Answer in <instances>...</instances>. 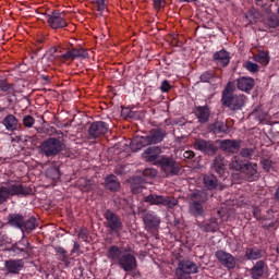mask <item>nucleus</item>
<instances>
[{"label":"nucleus","instance_id":"1","mask_svg":"<svg viewBox=\"0 0 279 279\" xmlns=\"http://www.w3.org/2000/svg\"><path fill=\"white\" fill-rule=\"evenodd\" d=\"M160 154H162V148L159 146H150L146 148L144 151L146 162H151L155 167H159L167 178L180 175V162H178L173 156Z\"/></svg>","mask_w":279,"mask_h":279},{"label":"nucleus","instance_id":"2","mask_svg":"<svg viewBox=\"0 0 279 279\" xmlns=\"http://www.w3.org/2000/svg\"><path fill=\"white\" fill-rule=\"evenodd\" d=\"M236 90V85L234 82H229L221 94V105L225 108H228L231 112H239L245 108L247 104V96L243 94H234Z\"/></svg>","mask_w":279,"mask_h":279},{"label":"nucleus","instance_id":"3","mask_svg":"<svg viewBox=\"0 0 279 279\" xmlns=\"http://www.w3.org/2000/svg\"><path fill=\"white\" fill-rule=\"evenodd\" d=\"M167 138V131L161 128L151 129L145 136L135 137L130 143L132 151H141L143 147H149V145H158Z\"/></svg>","mask_w":279,"mask_h":279},{"label":"nucleus","instance_id":"4","mask_svg":"<svg viewBox=\"0 0 279 279\" xmlns=\"http://www.w3.org/2000/svg\"><path fill=\"white\" fill-rule=\"evenodd\" d=\"M29 195H34L32 186L8 181L5 185L0 186V205L5 204L10 197H29Z\"/></svg>","mask_w":279,"mask_h":279},{"label":"nucleus","instance_id":"5","mask_svg":"<svg viewBox=\"0 0 279 279\" xmlns=\"http://www.w3.org/2000/svg\"><path fill=\"white\" fill-rule=\"evenodd\" d=\"M8 223L11 228L21 230L22 234H32V232L38 228V220L36 217L25 219L23 214H10L8 216Z\"/></svg>","mask_w":279,"mask_h":279},{"label":"nucleus","instance_id":"6","mask_svg":"<svg viewBox=\"0 0 279 279\" xmlns=\"http://www.w3.org/2000/svg\"><path fill=\"white\" fill-rule=\"evenodd\" d=\"M2 252H10L12 256H17L19 258H29L32 254V244L23 234L22 239L15 243L3 246L0 245Z\"/></svg>","mask_w":279,"mask_h":279},{"label":"nucleus","instance_id":"7","mask_svg":"<svg viewBox=\"0 0 279 279\" xmlns=\"http://www.w3.org/2000/svg\"><path fill=\"white\" fill-rule=\"evenodd\" d=\"M105 218V228L108 229L110 234H116L119 236L121 232H123V220L117 213L112 211L111 209H107L104 213Z\"/></svg>","mask_w":279,"mask_h":279},{"label":"nucleus","instance_id":"8","mask_svg":"<svg viewBox=\"0 0 279 279\" xmlns=\"http://www.w3.org/2000/svg\"><path fill=\"white\" fill-rule=\"evenodd\" d=\"M144 202L150 206H166L168 210H173L178 206V198L157 194L144 196Z\"/></svg>","mask_w":279,"mask_h":279},{"label":"nucleus","instance_id":"9","mask_svg":"<svg viewBox=\"0 0 279 279\" xmlns=\"http://www.w3.org/2000/svg\"><path fill=\"white\" fill-rule=\"evenodd\" d=\"M40 151L46 155L47 158L58 156V154L62 151V141H60V138L49 137L40 144Z\"/></svg>","mask_w":279,"mask_h":279},{"label":"nucleus","instance_id":"10","mask_svg":"<svg viewBox=\"0 0 279 279\" xmlns=\"http://www.w3.org/2000/svg\"><path fill=\"white\" fill-rule=\"evenodd\" d=\"M124 252L120 259L118 260V265L120 268H122L123 271L130 272L134 271L138 267V262L136 260V256H134L132 253V247L128 246L124 248Z\"/></svg>","mask_w":279,"mask_h":279},{"label":"nucleus","instance_id":"11","mask_svg":"<svg viewBox=\"0 0 279 279\" xmlns=\"http://www.w3.org/2000/svg\"><path fill=\"white\" fill-rule=\"evenodd\" d=\"M108 130H110V125L108 123L104 121H95L88 128L87 137L89 141H97V138L106 136V134H108Z\"/></svg>","mask_w":279,"mask_h":279},{"label":"nucleus","instance_id":"12","mask_svg":"<svg viewBox=\"0 0 279 279\" xmlns=\"http://www.w3.org/2000/svg\"><path fill=\"white\" fill-rule=\"evenodd\" d=\"M194 149L205 156H216L217 151H219V146L215 145L213 141L198 138L194 141Z\"/></svg>","mask_w":279,"mask_h":279},{"label":"nucleus","instance_id":"13","mask_svg":"<svg viewBox=\"0 0 279 279\" xmlns=\"http://www.w3.org/2000/svg\"><path fill=\"white\" fill-rule=\"evenodd\" d=\"M229 165L230 161L226 159L223 154H219L211 160L210 169L211 171L220 175V178H226Z\"/></svg>","mask_w":279,"mask_h":279},{"label":"nucleus","instance_id":"14","mask_svg":"<svg viewBox=\"0 0 279 279\" xmlns=\"http://www.w3.org/2000/svg\"><path fill=\"white\" fill-rule=\"evenodd\" d=\"M46 21L51 29H63L69 23L64 19V13L53 11L51 14H46Z\"/></svg>","mask_w":279,"mask_h":279},{"label":"nucleus","instance_id":"15","mask_svg":"<svg viewBox=\"0 0 279 279\" xmlns=\"http://www.w3.org/2000/svg\"><path fill=\"white\" fill-rule=\"evenodd\" d=\"M198 272H199V267H197V264L189 259L179 260L178 267L175 269V274H179L181 276H191L193 274H198Z\"/></svg>","mask_w":279,"mask_h":279},{"label":"nucleus","instance_id":"16","mask_svg":"<svg viewBox=\"0 0 279 279\" xmlns=\"http://www.w3.org/2000/svg\"><path fill=\"white\" fill-rule=\"evenodd\" d=\"M215 256L222 267H226L229 271L236 267V258L232 254L220 250L215 253Z\"/></svg>","mask_w":279,"mask_h":279},{"label":"nucleus","instance_id":"17","mask_svg":"<svg viewBox=\"0 0 279 279\" xmlns=\"http://www.w3.org/2000/svg\"><path fill=\"white\" fill-rule=\"evenodd\" d=\"M143 221L148 232H157L158 228H160V216L155 211H147L143 217Z\"/></svg>","mask_w":279,"mask_h":279},{"label":"nucleus","instance_id":"18","mask_svg":"<svg viewBox=\"0 0 279 279\" xmlns=\"http://www.w3.org/2000/svg\"><path fill=\"white\" fill-rule=\"evenodd\" d=\"M25 267V260L23 259H8L4 262V269L12 276H19Z\"/></svg>","mask_w":279,"mask_h":279},{"label":"nucleus","instance_id":"19","mask_svg":"<svg viewBox=\"0 0 279 279\" xmlns=\"http://www.w3.org/2000/svg\"><path fill=\"white\" fill-rule=\"evenodd\" d=\"M218 143L219 149L226 154H238L241 149V142L236 140H220Z\"/></svg>","mask_w":279,"mask_h":279},{"label":"nucleus","instance_id":"20","mask_svg":"<svg viewBox=\"0 0 279 279\" xmlns=\"http://www.w3.org/2000/svg\"><path fill=\"white\" fill-rule=\"evenodd\" d=\"M241 173L245 175L247 182H256L258 180V165L246 161Z\"/></svg>","mask_w":279,"mask_h":279},{"label":"nucleus","instance_id":"21","mask_svg":"<svg viewBox=\"0 0 279 279\" xmlns=\"http://www.w3.org/2000/svg\"><path fill=\"white\" fill-rule=\"evenodd\" d=\"M267 271H269V266H267L265 260L259 259L251 268V278L260 279L263 276H265V274H267Z\"/></svg>","mask_w":279,"mask_h":279},{"label":"nucleus","instance_id":"22","mask_svg":"<svg viewBox=\"0 0 279 279\" xmlns=\"http://www.w3.org/2000/svg\"><path fill=\"white\" fill-rule=\"evenodd\" d=\"M195 117L202 125L208 123L210 121V107L208 105L197 106L195 108Z\"/></svg>","mask_w":279,"mask_h":279},{"label":"nucleus","instance_id":"23","mask_svg":"<svg viewBox=\"0 0 279 279\" xmlns=\"http://www.w3.org/2000/svg\"><path fill=\"white\" fill-rule=\"evenodd\" d=\"M230 52L223 48L213 54V62H216L218 66H228L230 64Z\"/></svg>","mask_w":279,"mask_h":279},{"label":"nucleus","instance_id":"24","mask_svg":"<svg viewBox=\"0 0 279 279\" xmlns=\"http://www.w3.org/2000/svg\"><path fill=\"white\" fill-rule=\"evenodd\" d=\"M197 228L202 230V232H217L219 230V222L217 221V218H211L209 220H206L204 222H197Z\"/></svg>","mask_w":279,"mask_h":279},{"label":"nucleus","instance_id":"25","mask_svg":"<svg viewBox=\"0 0 279 279\" xmlns=\"http://www.w3.org/2000/svg\"><path fill=\"white\" fill-rule=\"evenodd\" d=\"M254 78L242 76L236 80V88L243 93H250L254 88Z\"/></svg>","mask_w":279,"mask_h":279},{"label":"nucleus","instance_id":"26","mask_svg":"<svg viewBox=\"0 0 279 279\" xmlns=\"http://www.w3.org/2000/svg\"><path fill=\"white\" fill-rule=\"evenodd\" d=\"M104 186L107 189V191L117 193V191L121 189V182H119V178L117 175L110 174L105 179Z\"/></svg>","mask_w":279,"mask_h":279},{"label":"nucleus","instance_id":"27","mask_svg":"<svg viewBox=\"0 0 279 279\" xmlns=\"http://www.w3.org/2000/svg\"><path fill=\"white\" fill-rule=\"evenodd\" d=\"M203 184L207 191H215L219 186V179L215 174H204Z\"/></svg>","mask_w":279,"mask_h":279},{"label":"nucleus","instance_id":"28","mask_svg":"<svg viewBox=\"0 0 279 279\" xmlns=\"http://www.w3.org/2000/svg\"><path fill=\"white\" fill-rule=\"evenodd\" d=\"M58 260H60L64 267H71V258L69 257V252L62 246L54 247Z\"/></svg>","mask_w":279,"mask_h":279},{"label":"nucleus","instance_id":"29","mask_svg":"<svg viewBox=\"0 0 279 279\" xmlns=\"http://www.w3.org/2000/svg\"><path fill=\"white\" fill-rule=\"evenodd\" d=\"M209 132H213V134H227L228 133V124L216 121L215 123H211L208 125Z\"/></svg>","mask_w":279,"mask_h":279},{"label":"nucleus","instance_id":"30","mask_svg":"<svg viewBox=\"0 0 279 279\" xmlns=\"http://www.w3.org/2000/svg\"><path fill=\"white\" fill-rule=\"evenodd\" d=\"M189 213L193 217H204V205L190 201Z\"/></svg>","mask_w":279,"mask_h":279},{"label":"nucleus","instance_id":"31","mask_svg":"<svg viewBox=\"0 0 279 279\" xmlns=\"http://www.w3.org/2000/svg\"><path fill=\"white\" fill-rule=\"evenodd\" d=\"M2 123L9 132H14V130L19 128V119H16L14 114H8Z\"/></svg>","mask_w":279,"mask_h":279},{"label":"nucleus","instance_id":"32","mask_svg":"<svg viewBox=\"0 0 279 279\" xmlns=\"http://www.w3.org/2000/svg\"><path fill=\"white\" fill-rule=\"evenodd\" d=\"M263 23L266 29H278L279 17L276 14H270L264 19Z\"/></svg>","mask_w":279,"mask_h":279},{"label":"nucleus","instance_id":"33","mask_svg":"<svg viewBox=\"0 0 279 279\" xmlns=\"http://www.w3.org/2000/svg\"><path fill=\"white\" fill-rule=\"evenodd\" d=\"M123 256V251L117 245H111L107 251V257L109 260H117L119 263L120 258Z\"/></svg>","mask_w":279,"mask_h":279},{"label":"nucleus","instance_id":"34","mask_svg":"<svg viewBox=\"0 0 279 279\" xmlns=\"http://www.w3.org/2000/svg\"><path fill=\"white\" fill-rule=\"evenodd\" d=\"M191 202L201 204L204 206L208 202V192L206 191H196L191 195Z\"/></svg>","mask_w":279,"mask_h":279},{"label":"nucleus","instance_id":"35","mask_svg":"<svg viewBox=\"0 0 279 279\" xmlns=\"http://www.w3.org/2000/svg\"><path fill=\"white\" fill-rule=\"evenodd\" d=\"M247 161L243 160L241 156H234L229 162V167L233 169V171H243Z\"/></svg>","mask_w":279,"mask_h":279},{"label":"nucleus","instance_id":"36","mask_svg":"<svg viewBox=\"0 0 279 279\" xmlns=\"http://www.w3.org/2000/svg\"><path fill=\"white\" fill-rule=\"evenodd\" d=\"M245 257L247 260H258V258H263V251L259 248H246Z\"/></svg>","mask_w":279,"mask_h":279},{"label":"nucleus","instance_id":"37","mask_svg":"<svg viewBox=\"0 0 279 279\" xmlns=\"http://www.w3.org/2000/svg\"><path fill=\"white\" fill-rule=\"evenodd\" d=\"M254 60L255 62L267 66V64H269V54L265 51H259L257 54L254 56Z\"/></svg>","mask_w":279,"mask_h":279},{"label":"nucleus","instance_id":"38","mask_svg":"<svg viewBox=\"0 0 279 279\" xmlns=\"http://www.w3.org/2000/svg\"><path fill=\"white\" fill-rule=\"evenodd\" d=\"M245 19L248 21V25H254V23H258V13L256 9H251L245 13Z\"/></svg>","mask_w":279,"mask_h":279},{"label":"nucleus","instance_id":"39","mask_svg":"<svg viewBox=\"0 0 279 279\" xmlns=\"http://www.w3.org/2000/svg\"><path fill=\"white\" fill-rule=\"evenodd\" d=\"M46 177L49 180H58L60 178V168L58 167H50L46 170Z\"/></svg>","mask_w":279,"mask_h":279},{"label":"nucleus","instance_id":"40","mask_svg":"<svg viewBox=\"0 0 279 279\" xmlns=\"http://www.w3.org/2000/svg\"><path fill=\"white\" fill-rule=\"evenodd\" d=\"M72 56L75 59L83 58V60H86L88 58V51L84 48H72Z\"/></svg>","mask_w":279,"mask_h":279},{"label":"nucleus","instance_id":"41","mask_svg":"<svg viewBox=\"0 0 279 279\" xmlns=\"http://www.w3.org/2000/svg\"><path fill=\"white\" fill-rule=\"evenodd\" d=\"M215 78V71H205L201 74L199 80L204 84H210V81Z\"/></svg>","mask_w":279,"mask_h":279},{"label":"nucleus","instance_id":"42","mask_svg":"<svg viewBox=\"0 0 279 279\" xmlns=\"http://www.w3.org/2000/svg\"><path fill=\"white\" fill-rule=\"evenodd\" d=\"M259 162L262 165V169H264L267 173L274 169V161H271L269 158L262 157Z\"/></svg>","mask_w":279,"mask_h":279},{"label":"nucleus","instance_id":"43","mask_svg":"<svg viewBox=\"0 0 279 279\" xmlns=\"http://www.w3.org/2000/svg\"><path fill=\"white\" fill-rule=\"evenodd\" d=\"M0 90L7 95H10L14 93V87H12V84H9L8 81L0 80Z\"/></svg>","mask_w":279,"mask_h":279},{"label":"nucleus","instance_id":"44","mask_svg":"<svg viewBox=\"0 0 279 279\" xmlns=\"http://www.w3.org/2000/svg\"><path fill=\"white\" fill-rule=\"evenodd\" d=\"M122 117H124V119H136L138 117V112L133 111L130 108H124L122 109Z\"/></svg>","mask_w":279,"mask_h":279},{"label":"nucleus","instance_id":"45","mask_svg":"<svg viewBox=\"0 0 279 279\" xmlns=\"http://www.w3.org/2000/svg\"><path fill=\"white\" fill-rule=\"evenodd\" d=\"M22 123L24 128H34V123H36V119L32 117L31 114H27L23 118Z\"/></svg>","mask_w":279,"mask_h":279},{"label":"nucleus","instance_id":"46","mask_svg":"<svg viewBox=\"0 0 279 279\" xmlns=\"http://www.w3.org/2000/svg\"><path fill=\"white\" fill-rule=\"evenodd\" d=\"M245 69L246 71H250V73H258V64L252 61H246Z\"/></svg>","mask_w":279,"mask_h":279},{"label":"nucleus","instance_id":"47","mask_svg":"<svg viewBox=\"0 0 279 279\" xmlns=\"http://www.w3.org/2000/svg\"><path fill=\"white\" fill-rule=\"evenodd\" d=\"M92 3L96 5L98 12H104L106 10V0H92Z\"/></svg>","mask_w":279,"mask_h":279},{"label":"nucleus","instance_id":"48","mask_svg":"<svg viewBox=\"0 0 279 279\" xmlns=\"http://www.w3.org/2000/svg\"><path fill=\"white\" fill-rule=\"evenodd\" d=\"M240 156L241 158H251L254 156V149L252 148H243L241 151H240Z\"/></svg>","mask_w":279,"mask_h":279},{"label":"nucleus","instance_id":"49","mask_svg":"<svg viewBox=\"0 0 279 279\" xmlns=\"http://www.w3.org/2000/svg\"><path fill=\"white\" fill-rule=\"evenodd\" d=\"M173 86H171L169 81L166 80L161 82V85H160L161 93H169V90H171Z\"/></svg>","mask_w":279,"mask_h":279},{"label":"nucleus","instance_id":"50","mask_svg":"<svg viewBox=\"0 0 279 279\" xmlns=\"http://www.w3.org/2000/svg\"><path fill=\"white\" fill-rule=\"evenodd\" d=\"M166 3L167 2L165 0H153V5H154L155 10H162V8H165Z\"/></svg>","mask_w":279,"mask_h":279},{"label":"nucleus","instance_id":"51","mask_svg":"<svg viewBox=\"0 0 279 279\" xmlns=\"http://www.w3.org/2000/svg\"><path fill=\"white\" fill-rule=\"evenodd\" d=\"M253 114H254V117L259 119V121L267 117V114L265 112H263V110H259V109H254Z\"/></svg>","mask_w":279,"mask_h":279},{"label":"nucleus","instance_id":"52","mask_svg":"<svg viewBox=\"0 0 279 279\" xmlns=\"http://www.w3.org/2000/svg\"><path fill=\"white\" fill-rule=\"evenodd\" d=\"M88 230L81 229L78 232V239H82V241H88Z\"/></svg>","mask_w":279,"mask_h":279},{"label":"nucleus","instance_id":"53","mask_svg":"<svg viewBox=\"0 0 279 279\" xmlns=\"http://www.w3.org/2000/svg\"><path fill=\"white\" fill-rule=\"evenodd\" d=\"M183 158L193 160V158H195V153L193 150H186L183 153Z\"/></svg>","mask_w":279,"mask_h":279},{"label":"nucleus","instance_id":"54","mask_svg":"<svg viewBox=\"0 0 279 279\" xmlns=\"http://www.w3.org/2000/svg\"><path fill=\"white\" fill-rule=\"evenodd\" d=\"M144 175H149L150 178H156V175H158V171H156V169H146L144 171Z\"/></svg>","mask_w":279,"mask_h":279},{"label":"nucleus","instance_id":"55","mask_svg":"<svg viewBox=\"0 0 279 279\" xmlns=\"http://www.w3.org/2000/svg\"><path fill=\"white\" fill-rule=\"evenodd\" d=\"M63 60H74L73 50H68L62 54Z\"/></svg>","mask_w":279,"mask_h":279},{"label":"nucleus","instance_id":"56","mask_svg":"<svg viewBox=\"0 0 279 279\" xmlns=\"http://www.w3.org/2000/svg\"><path fill=\"white\" fill-rule=\"evenodd\" d=\"M253 217H254L255 219H257V220L260 219V208L255 207V208L253 209Z\"/></svg>","mask_w":279,"mask_h":279},{"label":"nucleus","instance_id":"57","mask_svg":"<svg viewBox=\"0 0 279 279\" xmlns=\"http://www.w3.org/2000/svg\"><path fill=\"white\" fill-rule=\"evenodd\" d=\"M132 193H134V195H138V193H143V187L133 185Z\"/></svg>","mask_w":279,"mask_h":279},{"label":"nucleus","instance_id":"58","mask_svg":"<svg viewBox=\"0 0 279 279\" xmlns=\"http://www.w3.org/2000/svg\"><path fill=\"white\" fill-rule=\"evenodd\" d=\"M80 250V243L74 242L73 250L71 251V254H75Z\"/></svg>","mask_w":279,"mask_h":279},{"label":"nucleus","instance_id":"59","mask_svg":"<svg viewBox=\"0 0 279 279\" xmlns=\"http://www.w3.org/2000/svg\"><path fill=\"white\" fill-rule=\"evenodd\" d=\"M43 62H53V56L50 57H44Z\"/></svg>","mask_w":279,"mask_h":279},{"label":"nucleus","instance_id":"60","mask_svg":"<svg viewBox=\"0 0 279 279\" xmlns=\"http://www.w3.org/2000/svg\"><path fill=\"white\" fill-rule=\"evenodd\" d=\"M180 3H195L197 0H178Z\"/></svg>","mask_w":279,"mask_h":279},{"label":"nucleus","instance_id":"61","mask_svg":"<svg viewBox=\"0 0 279 279\" xmlns=\"http://www.w3.org/2000/svg\"><path fill=\"white\" fill-rule=\"evenodd\" d=\"M43 80H45V82H49V76L43 75Z\"/></svg>","mask_w":279,"mask_h":279},{"label":"nucleus","instance_id":"62","mask_svg":"<svg viewBox=\"0 0 279 279\" xmlns=\"http://www.w3.org/2000/svg\"><path fill=\"white\" fill-rule=\"evenodd\" d=\"M3 110H5V107L0 106V111L3 112Z\"/></svg>","mask_w":279,"mask_h":279},{"label":"nucleus","instance_id":"63","mask_svg":"<svg viewBox=\"0 0 279 279\" xmlns=\"http://www.w3.org/2000/svg\"><path fill=\"white\" fill-rule=\"evenodd\" d=\"M9 104H12V98H7Z\"/></svg>","mask_w":279,"mask_h":279},{"label":"nucleus","instance_id":"64","mask_svg":"<svg viewBox=\"0 0 279 279\" xmlns=\"http://www.w3.org/2000/svg\"><path fill=\"white\" fill-rule=\"evenodd\" d=\"M277 15H278V17H279V8L277 9Z\"/></svg>","mask_w":279,"mask_h":279}]
</instances>
